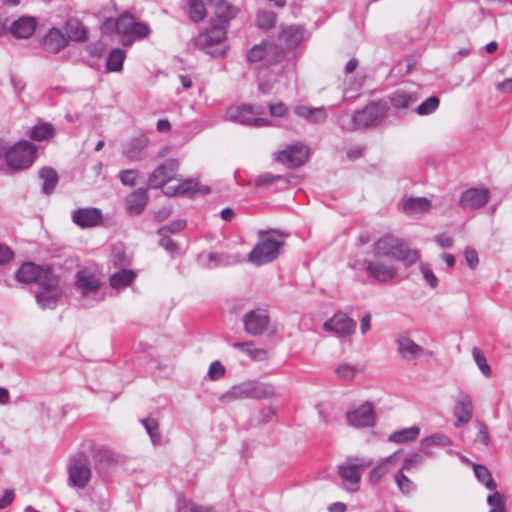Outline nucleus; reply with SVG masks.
Masks as SVG:
<instances>
[{
    "mask_svg": "<svg viewBox=\"0 0 512 512\" xmlns=\"http://www.w3.org/2000/svg\"><path fill=\"white\" fill-rule=\"evenodd\" d=\"M304 38V29L299 26H288L279 35V41L286 49L295 48Z\"/></svg>",
    "mask_w": 512,
    "mask_h": 512,
    "instance_id": "nucleus-28",
    "label": "nucleus"
},
{
    "mask_svg": "<svg viewBox=\"0 0 512 512\" xmlns=\"http://www.w3.org/2000/svg\"><path fill=\"white\" fill-rule=\"evenodd\" d=\"M160 237L159 245L168 253L174 254L179 250V245L174 242L168 235H158Z\"/></svg>",
    "mask_w": 512,
    "mask_h": 512,
    "instance_id": "nucleus-63",
    "label": "nucleus"
},
{
    "mask_svg": "<svg viewBox=\"0 0 512 512\" xmlns=\"http://www.w3.org/2000/svg\"><path fill=\"white\" fill-rule=\"evenodd\" d=\"M39 289L35 291L37 304L45 309H54L61 296L58 286V278L52 274L44 275L43 281L40 283Z\"/></svg>",
    "mask_w": 512,
    "mask_h": 512,
    "instance_id": "nucleus-7",
    "label": "nucleus"
},
{
    "mask_svg": "<svg viewBox=\"0 0 512 512\" xmlns=\"http://www.w3.org/2000/svg\"><path fill=\"white\" fill-rule=\"evenodd\" d=\"M225 367L220 361H214L210 364L208 376L211 380H219L225 375Z\"/></svg>",
    "mask_w": 512,
    "mask_h": 512,
    "instance_id": "nucleus-60",
    "label": "nucleus"
},
{
    "mask_svg": "<svg viewBox=\"0 0 512 512\" xmlns=\"http://www.w3.org/2000/svg\"><path fill=\"white\" fill-rule=\"evenodd\" d=\"M356 463L338 465V474L346 484V489L350 492H356L360 488L361 471L370 467L371 460L356 459Z\"/></svg>",
    "mask_w": 512,
    "mask_h": 512,
    "instance_id": "nucleus-9",
    "label": "nucleus"
},
{
    "mask_svg": "<svg viewBox=\"0 0 512 512\" xmlns=\"http://www.w3.org/2000/svg\"><path fill=\"white\" fill-rule=\"evenodd\" d=\"M269 113L273 117H284L287 112L288 108L283 102H277V103H270L268 105Z\"/></svg>",
    "mask_w": 512,
    "mask_h": 512,
    "instance_id": "nucleus-64",
    "label": "nucleus"
},
{
    "mask_svg": "<svg viewBox=\"0 0 512 512\" xmlns=\"http://www.w3.org/2000/svg\"><path fill=\"white\" fill-rule=\"evenodd\" d=\"M180 196L194 197L197 193L207 194L210 192V188L207 186L200 187L199 181L195 178H187L182 180L178 184Z\"/></svg>",
    "mask_w": 512,
    "mask_h": 512,
    "instance_id": "nucleus-33",
    "label": "nucleus"
},
{
    "mask_svg": "<svg viewBox=\"0 0 512 512\" xmlns=\"http://www.w3.org/2000/svg\"><path fill=\"white\" fill-rule=\"evenodd\" d=\"M148 188H138L125 198V210L127 214L136 216L141 214L148 204Z\"/></svg>",
    "mask_w": 512,
    "mask_h": 512,
    "instance_id": "nucleus-25",
    "label": "nucleus"
},
{
    "mask_svg": "<svg viewBox=\"0 0 512 512\" xmlns=\"http://www.w3.org/2000/svg\"><path fill=\"white\" fill-rule=\"evenodd\" d=\"M365 270L375 281L385 283L393 280L397 275V268L393 264H386L381 261L365 260Z\"/></svg>",
    "mask_w": 512,
    "mask_h": 512,
    "instance_id": "nucleus-16",
    "label": "nucleus"
},
{
    "mask_svg": "<svg viewBox=\"0 0 512 512\" xmlns=\"http://www.w3.org/2000/svg\"><path fill=\"white\" fill-rule=\"evenodd\" d=\"M360 372V369L349 363H341L335 368L336 376L345 382H351L354 377Z\"/></svg>",
    "mask_w": 512,
    "mask_h": 512,
    "instance_id": "nucleus-46",
    "label": "nucleus"
},
{
    "mask_svg": "<svg viewBox=\"0 0 512 512\" xmlns=\"http://www.w3.org/2000/svg\"><path fill=\"white\" fill-rule=\"evenodd\" d=\"M399 451L394 452L390 456L384 458L370 471L369 473V481L372 484H378L382 478L390 471L393 461L398 455Z\"/></svg>",
    "mask_w": 512,
    "mask_h": 512,
    "instance_id": "nucleus-31",
    "label": "nucleus"
},
{
    "mask_svg": "<svg viewBox=\"0 0 512 512\" xmlns=\"http://www.w3.org/2000/svg\"><path fill=\"white\" fill-rule=\"evenodd\" d=\"M73 223L82 228H92L102 221V212L95 207L77 208L71 213Z\"/></svg>",
    "mask_w": 512,
    "mask_h": 512,
    "instance_id": "nucleus-19",
    "label": "nucleus"
},
{
    "mask_svg": "<svg viewBox=\"0 0 512 512\" xmlns=\"http://www.w3.org/2000/svg\"><path fill=\"white\" fill-rule=\"evenodd\" d=\"M195 45L203 50L206 54L211 55L214 58H220L225 55V49L222 45L216 44L212 40L209 34L203 32L200 33L195 39Z\"/></svg>",
    "mask_w": 512,
    "mask_h": 512,
    "instance_id": "nucleus-27",
    "label": "nucleus"
},
{
    "mask_svg": "<svg viewBox=\"0 0 512 512\" xmlns=\"http://www.w3.org/2000/svg\"><path fill=\"white\" fill-rule=\"evenodd\" d=\"M404 470H399L395 474V482L399 488V490L403 494H409L415 489V485L413 482L403 473Z\"/></svg>",
    "mask_w": 512,
    "mask_h": 512,
    "instance_id": "nucleus-51",
    "label": "nucleus"
},
{
    "mask_svg": "<svg viewBox=\"0 0 512 512\" xmlns=\"http://www.w3.org/2000/svg\"><path fill=\"white\" fill-rule=\"evenodd\" d=\"M148 139L146 137L132 138L126 145L124 155L132 161L143 159V152L147 147Z\"/></svg>",
    "mask_w": 512,
    "mask_h": 512,
    "instance_id": "nucleus-32",
    "label": "nucleus"
},
{
    "mask_svg": "<svg viewBox=\"0 0 512 512\" xmlns=\"http://www.w3.org/2000/svg\"><path fill=\"white\" fill-rule=\"evenodd\" d=\"M430 207L431 202L425 197H410L403 201V209L408 214L423 213Z\"/></svg>",
    "mask_w": 512,
    "mask_h": 512,
    "instance_id": "nucleus-36",
    "label": "nucleus"
},
{
    "mask_svg": "<svg viewBox=\"0 0 512 512\" xmlns=\"http://www.w3.org/2000/svg\"><path fill=\"white\" fill-rule=\"evenodd\" d=\"M389 103L396 109H407L416 102L415 94L403 90H396L388 96Z\"/></svg>",
    "mask_w": 512,
    "mask_h": 512,
    "instance_id": "nucleus-34",
    "label": "nucleus"
},
{
    "mask_svg": "<svg viewBox=\"0 0 512 512\" xmlns=\"http://www.w3.org/2000/svg\"><path fill=\"white\" fill-rule=\"evenodd\" d=\"M276 396L273 385L258 380H247L233 385L219 397L222 403L245 399H270Z\"/></svg>",
    "mask_w": 512,
    "mask_h": 512,
    "instance_id": "nucleus-3",
    "label": "nucleus"
},
{
    "mask_svg": "<svg viewBox=\"0 0 512 512\" xmlns=\"http://www.w3.org/2000/svg\"><path fill=\"white\" fill-rule=\"evenodd\" d=\"M439 104L440 100L438 97L430 96L416 108V112L419 115L432 114L438 108Z\"/></svg>",
    "mask_w": 512,
    "mask_h": 512,
    "instance_id": "nucleus-50",
    "label": "nucleus"
},
{
    "mask_svg": "<svg viewBox=\"0 0 512 512\" xmlns=\"http://www.w3.org/2000/svg\"><path fill=\"white\" fill-rule=\"evenodd\" d=\"M349 425L354 427H372L375 424V412L372 403L366 402L354 411L346 413Z\"/></svg>",
    "mask_w": 512,
    "mask_h": 512,
    "instance_id": "nucleus-18",
    "label": "nucleus"
},
{
    "mask_svg": "<svg viewBox=\"0 0 512 512\" xmlns=\"http://www.w3.org/2000/svg\"><path fill=\"white\" fill-rule=\"evenodd\" d=\"M487 503L491 507V509H505L506 506V500L505 496L500 494L499 492L495 491L492 494H489L487 496Z\"/></svg>",
    "mask_w": 512,
    "mask_h": 512,
    "instance_id": "nucleus-59",
    "label": "nucleus"
},
{
    "mask_svg": "<svg viewBox=\"0 0 512 512\" xmlns=\"http://www.w3.org/2000/svg\"><path fill=\"white\" fill-rule=\"evenodd\" d=\"M37 19L32 16L23 15L14 20L8 30L10 34L18 39H28L36 30Z\"/></svg>",
    "mask_w": 512,
    "mask_h": 512,
    "instance_id": "nucleus-22",
    "label": "nucleus"
},
{
    "mask_svg": "<svg viewBox=\"0 0 512 512\" xmlns=\"http://www.w3.org/2000/svg\"><path fill=\"white\" fill-rule=\"evenodd\" d=\"M308 159L307 147L296 142L289 145L286 149L280 151L276 155V160L290 168L300 167Z\"/></svg>",
    "mask_w": 512,
    "mask_h": 512,
    "instance_id": "nucleus-13",
    "label": "nucleus"
},
{
    "mask_svg": "<svg viewBox=\"0 0 512 512\" xmlns=\"http://www.w3.org/2000/svg\"><path fill=\"white\" fill-rule=\"evenodd\" d=\"M208 261L209 268H214L217 266H227L236 262L235 260H232L229 255L216 252L209 253Z\"/></svg>",
    "mask_w": 512,
    "mask_h": 512,
    "instance_id": "nucleus-52",
    "label": "nucleus"
},
{
    "mask_svg": "<svg viewBox=\"0 0 512 512\" xmlns=\"http://www.w3.org/2000/svg\"><path fill=\"white\" fill-rule=\"evenodd\" d=\"M36 160V146L29 141H20L6 152V169L19 172L30 168Z\"/></svg>",
    "mask_w": 512,
    "mask_h": 512,
    "instance_id": "nucleus-5",
    "label": "nucleus"
},
{
    "mask_svg": "<svg viewBox=\"0 0 512 512\" xmlns=\"http://www.w3.org/2000/svg\"><path fill=\"white\" fill-rule=\"evenodd\" d=\"M233 347L246 353L252 360L265 361L268 359V353L261 348H255L252 342H235Z\"/></svg>",
    "mask_w": 512,
    "mask_h": 512,
    "instance_id": "nucleus-37",
    "label": "nucleus"
},
{
    "mask_svg": "<svg viewBox=\"0 0 512 512\" xmlns=\"http://www.w3.org/2000/svg\"><path fill=\"white\" fill-rule=\"evenodd\" d=\"M277 181H283L285 184L289 183V180L282 175H274L272 173H263L259 175L255 180L257 187L271 185Z\"/></svg>",
    "mask_w": 512,
    "mask_h": 512,
    "instance_id": "nucleus-54",
    "label": "nucleus"
},
{
    "mask_svg": "<svg viewBox=\"0 0 512 512\" xmlns=\"http://www.w3.org/2000/svg\"><path fill=\"white\" fill-rule=\"evenodd\" d=\"M389 104L384 100L371 101L364 108L353 113H341L338 116V124L344 131H356L361 129L376 128L386 122Z\"/></svg>",
    "mask_w": 512,
    "mask_h": 512,
    "instance_id": "nucleus-1",
    "label": "nucleus"
},
{
    "mask_svg": "<svg viewBox=\"0 0 512 512\" xmlns=\"http://www.w3.org/2000/svg\"><path fill=\"white\" fill-rule=\"evenodd\" d=\"M424 280L431 288H436L438 285V278L435 276L428 264H422L420 267Z\"/></svg>",
    "mask_w": 512,
    "mask_h": 512,
    "instance_id": "nucleus-61",
    "label": "nucleus"
},
{
    "mask_svg": "<svg viewBox=\"0 0 512 512\" xmlns=\"http://www.w3.org/2000/svg\"><path fill=\"white\" fill-rule=\"evenodd\" d=\"M395 345L398 355L406 362H415L426 355H432L431 351L417 344L406 331L397 334Z\"/></svg>",
    "mask_w": 512,
    "mask_h": 512,
    "instance_id": "nucleus-8",
    "label": "nucleus"
},
{
    "mask_svg": "<svg viewBox=\"0 0 512 512\" xmlns=\"http://www.w3.org/2000/svg\"><path fill=\"white\" fill-rule=\"evenodd\" d=\"M187 14L194 22L202 21L207 14L204 2L202 0H189L187 3Z\"/></svg>",
    "mask_w": 512,
    "mask_h": 512,
    "instance_id": "nucleus-42",
    "label": "nucleus"
},
{
    "mask_svg": "<svg viewBox=\"0 0 512 512\" xmlns=\"http://www.w3.org/2000/svg\"><path fill=\"white\" fill-rule=\"evenodd\" d=\"M372 250L376 257L393 258L406 267L414 265L420 259L418 250L409 248L401 238L392 234H385L377 239Z\"/></svg>",
    "mask_w": 512,
    "mask_h": 512,
    "instance_id": "nucleus-2",
    "label": "nucleus"
},
{
    "mask_svg": "<svg viewBox=\"0 0 512 512\" xmlns=\"http://www.w3.org/2000/svg\"><path fill=\"white\" fill-rule=\"evenodd\" d=\"M186 220L184 219H178L175 221H172L170 224L160 227L157 230L158 235H169V234H175L180 232L186 227Z\"/></svg>",
    "mask_w": 512,
    "mask_h": 512,
    "instance_id": "nucleus-55",
    "label": "nucleus"
},
{
    "mask_svg": "<svg viewBox=\"0 0 512 512\" xmlns=\"http://www.w3.org/2000/svg\"><path fill=\"white\" fill-rule=\"evenodd\" d=\"M225 119L251 127H265L271 125V121L269 119L252 117L245 104L229 107L226 110Z\"/></svg>",
    "mask_w": 512,
    "mask_h": 512,
    "instance_id": "nucleus-11",
    "label": "nucleus"
},
{
    "mask_svg": "<svg viewBox=\"0 0 512 512\" xmlns=\"http://www.w3.org/2000/svg\"><path fill=\"white\" fill-rule=\"evenodd\" d=\"M41 47L52 54H57L68 45L66 35L58 28H51L41 39Z\"/></svg>",
    "mask_w": 512,
    "mask_h": 512,
    "instance_id": "nucleus-24",
    "label": "nucleus"
},
{
    "mask_svg": "<svg viewBox=\"0 0 512 512\" xmlns=\"http://www.w3.org/2000/svg\"><path fill=\"white\" fill-rule=\"evenodd\" d=\"M216 44L222 45L227 36V27L221 25H211V29L205 31Z\"/></svg>",
    "mask_w": 512,
    "mask_h": 512,
    "instance_id": "nucleus-57",
    "label": "nucleus"
},
{
    "mask_svg": "<svg viewBox=\"0 0 512 512\" xmlns=\"http://www.w3.org/2000/svg\"><path fill=\"white\" fill-rule=\"evenodd\" d=\"M323 329L343 338L354 333L356 322L346 314L338 312L324 322Z\"/></svg>",
    "mask_w": 512,
    "mask_h": 512,
    "instance_id": "nucleus-15",
    "label": "nucleus"
},
{
    "mask_svg": "<svg viewBox=\"0 0 512 512\" xmlns=\"http://www.w3.org/2000/svg\"><path fill=\"white\" fill-rule=\"evenodd\" d=\"M149 33L150 28L146 23L134 21V23H132V30L130 32V36H128L127 40L122 39L121 43L124 46L131 45L135 38H145L149 35Z\"/></svg>",
    "mask_w": 512,
    "mask_h": 512,
    "instance_id": "nucleus-44",
    "label": "nucleus"
},
{
    "mask_svg": "<svg viewBox=\"0 0 512 512\" xmlns=\"http://www.w3.org/2000/svg\"><path fill=\"white\" fill-rule=\"evenodd\" d=\"M453 414L456 417L454 422V427L456 428L461 427L471 420L473 405L470 396L466 392L460 391L458 393Z\"/></svg>",
    "mask_w": 512,
    "mask_h": 512,
    "instance_id": "nucleus-21",
    "label": "nucleus"
},
{
    "mask_svg": "<svg viewBox=\"0 0 512 512\" xmlns=\"http://www.w3.org/2000/svg\"><path fill=\"white\" fill-rule=\"evenodd\" d=\"M294 113L312 123H322L327 119V112L324 107L314 108L305 105H297L294 108Z\"/></svg>",
    "mask_w": 512,
    "mask_h": 512,
    "instance_id": "nucleus-30",
    "label": "nucleus"
},
{
    "mask_svg": "<svg viewBox=\"0 0 512 512\" xmlns=\"http://www.w3.org/2000/svg\"><path fill=\"white\" fill-rule=\"evenodd\" d=\"M178 167L179 162L174 158L168 159L158 165L148 177V188H163L165 184L175 178Z\"/></svg>",
    "mask_w": 512,
    "mask_h": 512,
    "instance_id": "nucleus-10",
    "label": "nucleus"
},
{
    "mask_svg": "<svg viewBox=\"0 0 512 512\" xmlns=\"http://www.w3.org/2000/svg\"><path fill=\"white\" fill-rule=\"evenodd\" d=\"M135 277L136 275L132 270L121 269L110 276L109 283L112 288L119 289L130 285Z\"/></svg>",
    "mask_w": 512,
    "mask_h": 512,
    "instance_id": "nucleus-38",
    "label": "nucleus"
},
{
    "mask_svg": "<svg viewBox=\"0 0 512 512\" xmlns=\"http://www.w3.org/2000/svg\"><path fill=\"white\" fill-rule=\"evenodd\" d=\"M39 178L43 181L42 192L51 195L58 184V174L51 167H43L39 171Z\"/></svg>",
    "mask_w": 512,
    "mask_h": 512,
    "instance_id": "nucleus-35",
    "label": "nucleus"
},
{
    "mask_svg": "<svg viewBox=\"0 0 512 512\" xmlns=\"http://www.w3.org/2000/svg\"><path fill=\"white\" fill-rule=\"evenodd\" d=\"M134 21V17L129 13H123L118 17V33L123 36L122 39L127 40L128 36H130Z\"/></svg>",
    "mask_w": 512,
    "mask_h": 512,
    "instance_id": "nucleus-48",
    "label": "nucleus"
},
{
    "mask_svg": "<svg viewBox=\"0 0 512 512\" xmlns=\"http://www.w3.org/2000/svg\"><path fill=\"white\" fill-rule=\"evenodd\" d=\"M68 475L70 486L80 489L87 486L91 478V468L90 460L85 453L81 452L70 458Z\"/></svg>",
    "mask_w": 512,
    "mask_h": 512,
    "instance_id": "nucleus-6",
    "label": "nucleus"
},
{
    "mask_svg": "<svg viewBox=\"0 0 512 512\" xmlns=\"http://www.w3.org/2000/svg\"><path fill=\"white\" fill-rule=\"evenodd\" d=\"M490 194L486 188H469L465 190L460 198L459 205L463 209H478L489 201Z\"/></svg>",
    "mask_w": 512,
    "mask_h": 512,
    "instance_id": "nucleus-20",
    "label": "nucleus"
},
{
    "mask_svg": "<svg viewBox=\"0 0 512 512\" xmlns=\"http://www.w3.org/2000/svg\"><path fill=\"white\" fill-rule=\"evenodd\" d=\"M49 266H40L32 262L23 263L15 272V279L21 283H40L44 279V275L52 274Z\"/></svg>",
    "mask_w": 512,
    "mask_h": 512,
    "instance_id": "nucleus-14",
    "label": "nucleus"
},
{
    "mask_svg": "<svg viewBox=\"0 0 512 512\" xmlns=\"http://www.w3.org/2000/svg\"><path fill=\"white\" fill-rule=\"evenodd\" d=\"M211 507L199 505L191 500H180L178 512H210Z\"/></svg>",
    "mask_w": 512,
    "mask_h": 512,
    "instance_id": "nucleus-53",
    "label": "nucleus"
},
{
    "mask_svg": "<svg viewBox=\"0 0 512 512\" xmlns=\"http://www.w3.org/2000/svg\"><path fill=\"white\" fill-rule=\"evenodd\" d=\"M54 134V127L49 123H43L30 128L28 135L34 141H44L52 138Z\"/></svg>",
    "mask_w": 512,
    "mask_h": 512,
    "instance_id": "nucleus-41",
    "label": "nucleus"
},
{
    "mask_svg": "<svg viewBox=\"0 0 512 512\" xmlns=\"http://www.w3.org/2000/svg\"><path fill=\"white\" fill-rule=\"evenodd\" d=\"M270 323L269 315L264 309L248 311L243 316L244 330L252 336L262 335Z\"/></svg>",
    "mask_w": 512,
    "mask_h": 512,
    "instance_id": "nucleus-12",
    "label": "nucleus"
},
{
    "mask_svg": "<svg viewBox=\"0 0 512 512\" xmlns=\"http://www.w3.org/2000/svg\"><path fill=\"white\" fill-rule=\"evenodd\" d=\"M76 284L83 295L96 292L100 287L99 280L90 272L80 270L76 274Z\"/></svg>",
    "mask_w": 512,
    "mask_h": 512,
    "instance_id": "nucleus-29",
    "label": "nucleus"
},
{
    "mask_svg": "<svg viewBox=\"0 0 512 512\" xmlns=\"http://www.w3.org/2000/svg\"><path fill=\"white\" fill-rule=\"evenodd\" d=\"M276 23V15L272 11H261L257 14V25L260 28L270 29Z\"/></svg>",
    "mask_w": 512,
    "mask_h": 512,
    "instance_id": "nucleus-56",
    "label": "nucleus"
},
{
    "mask_svg": "<svg viewBox=\"0 0 512 512\" xmlns=\"http://www.w3.org/2000/svg\"><path fill=\"white\" fill-rule=\"evenodd\" d=\"M125 52L120 48L112 49L107 57L106 69L110 72H118L123 69Z\"/></svg>",
    "mask_w": 512,
    "mask_h": 512,
    "instance_id": "nucleus-40",
    "label": "nucleus"
},
{
    "mask_svg": "<svg viewBox=\"0 0 512 512\" xmlns=\"http://www.w3.org/2000/svg\"><path fill=\"white\" fill-rule=\"evenodd\" d=\"M141 424L144 426L146 432L148 433L152 443L154 445H158L161 443V434L159 431V423L152 416H148L147 418H143L140 420Z\"/></svg>",
    "mask_w": 512,
    "mask_h": 512,
    "instance_id": "nucleus-43",
    "label": "nucleus"
},
{
    "mask_svg": "<svg viewBox=\"0 0 512 512\" xmlns=\"http://www.w3.org/2000/svg\"><path fill=\"white\" fill-rule=\"evenodd\" d=\"M473 470L478 481L485 485L487 489H496V482L492 478L491 473L486 466L481 464H474Z\"/></svg>",
    "mask_w": 512,
    "mask_h": 512,
    "instance_id": "nucleus-45",
    "label": "nucleus"
},
{
    "mask_svg": "<svg viewBox=\"0 0 512 512\" xmlns=\"http://www.w3.org/2000/svg\"><path fill=\"white\" fill-rule=\"evenodd\" d=\"M276 231H259V241L250 251L247 259L255 266H262L276 260L284 246V242L274 238Z\"/></svg>",
    "mask_w": 512,
    "mask_h": 512,
    "instance_id": "nucleus-4",
    "label": "nucleus"
},
{
    "mask_svg": "<svg viewBox=\"0 0 512 512\" xmlns=\"http://www.w3.org/2000/svg\"><path fill=\"white\" fill-rule=\"evenodd\" d=\"M472 356H473V359H474L475 363L477 364L478 368L483 373V375L488 378L491 377V374H492L491 367L487 363V359H486L484 353L479 348L474 347L472 349Z\"/></svg>",
    "mask_w": 512,
    "mask_h": 512,
    "instance_id": "nucleus-49",
    "label": "nucleus"
},
{
    "mask_svg": "<svg viewBox=\"0 0 512 512\" xmlns=\"http://www.w3.org/2000/svg\"><path fill=\"white\" fill-rule=\"evenodd\" d=\"M420 433V429L416 426L398 430L389 435L388 440L393 443H406L415 440Z\"/></svg>",
    "mask_w": 512,
    "mask_h": 512,
    "instance_id": "nucleus-39",
    "label": "nucleus"
},
{
    "mask_svg": "<svg viewBox=\"0 0 512 512\" xmlns=\"http://www.w3.org/2000/svg\"><path fill=\"white\" fill-rule=\"evenodd\" d=\"M451 444H452L451 439L448 436L441 434V433L432 434V435L427 436L421 440L422 447H429L432 445L445 447V446H449Z\"/></svg>",
    "mask_w": 512,
    "mask_h": 512,
    "instance_id": "nucleus-47",
    "label": "nucleus"
},
{
    "mask_svg": "<svg viewBox=\"0 0 512 512\" xmlns=\"http://www.w3.org/2000/svg\"><path fill=\"white\" fill-rule=\"evenodd\" d=\"M64 29L68 42H85L89 39V30L77 18H69L65 22Z\"/></svg>",
    "mask_w": 512,
    "mask_h": 512,
    "instance_id": "nucleus-26",
    "label": "nucleus"
},
{
    "mask_svg": "<svg viewBox=\"0 0 512 512\" xmlns=\"http://www.w3.org/2000/svg\"><path fill=\"white\" fill-rule=\"evenodd\" d=\"M101 33L103 35H111L113 33H118V18H106L102 23Z\"/></svg>",
    "mask_w": 512,
    "mask_h": 512,
    "instance_id": "nucleus-62",
    "label": "nucleus"
},
{
    "mask_svg": "<svg viewBox=\"0 0 512 512\" xmlns=\"http://www.w3.org/2000/svg\"><path fill=\"white\" fill-rule=\"evenodd\" d=\"M215 2V13L211 18V25L228 27L229 22L237 15L238 9L226 0H207Z\"/></svg>",
    "mask_w": 512,
    "mask_h": 512,
    "instance_id": "nucleus-23",
    "label": "nucleus"
},
{
    "mask_svg": "<svg viewBox=\"0 0 512 512\" xmlns=\"http://www.w3.org/2000/svg\"><path fill=\"white\" fill-rule=\"evenodd\" d=\"M138 174L136 169L122 170L119 173L120 182L125 186L133 187L136 184Z\"/></svg>",
    "mask_w": 512,
    "mask_h": 512,
    "instance_id": "nucleus-58",
    "label": "nucleus"
},
{
    "mask_svg": "<svg viewBox=\"0 0 512 512\" xmlns=\"http://www.w3.org/2000/svg\"><path fill=\"white\" fill-rule=\"evenodd\" d=\"M270 55H273L271 62L277 63L284 58L283 49H279L276 46H273L269 42L263 41L258 45H254L249 52L247 53V60L249 62H260L262 60L268 59Z\"/></svg>",
    "mask_w": 512,
    "mask_h": 512,
    "instance_id": "nucleus-17",
    "label": "nucleus"
}]
</instances>
